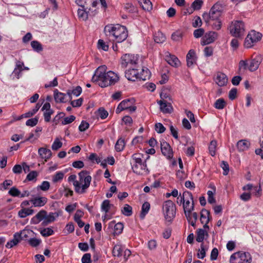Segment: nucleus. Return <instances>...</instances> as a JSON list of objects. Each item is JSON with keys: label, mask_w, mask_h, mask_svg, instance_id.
<instances>
[{"label": "nucleus", "mask_w": 263, "mask_h": 263, "mask_svg": "<svg viewBox=\"0 0 263 263\" xmlns=\"http://www.w3.org/2000/svg\"><path fill=\"white\" fill-rule=\"evenodd\" d=\"M104 32L106 36H112L117 43H121L125 41L128 36L126 28L119 25H107L104 28Z\"/></svg>", "instance_id": "nucleus-1"}, {"label": "nucleus", "mask_w": 263, "mask_h": 263, "mask_svg": "<svg viewBox=\"0 0 263 263\" xmlns=\"http://www.w3.org/2000/svg\"><path fill=\"white\" fill-rule=\"evenodd\" d=\"M89 172L83 170L79 173V180L74 181L73 185L75 192L78 194H84L90 186L91 177L89 175Z\"/></svg>", "instance_id": "nucleus-2"}, {"label": "nucleus", "mask_w": 263, "mask_h": 263, "mask_svg": "<svg viewBox=\"0 0 263 263\" xmlns=\"http://www.w3.org/2000/svg\"><path fill=\"white\" fill-rule=\"evenodd\" d=\"M119 76L112 71H109L104 75L99 76L95 80H91L93 82L97 83L101 87H106L114 85L119 81Z\"/></svg>", "instance_id": "nucleus-3"}, {"label": "nucleus", "mask_w": 263, "mask_h": 263, "mask_svg": "<svg viewBox=\"0 0 263 263\" xmlns=\"http://www.w3.org/2000/svg\"><path fill=\"white\" fill-rule=\"evenodd\" d=\"M132 159L134 160L135 163L132 165V170L135 174L142 175L143 172L146 174H148L149 171L147 167L146 161H142L140 154H134L132 156Z\"/></svg>", "instance_id": "nucleus-4"}, {"label": "nucleus", "mask_w": 263, "mask_h": 263, "mask_svg": "<svg viewBox=\"0 0 263 263\" xmlns=\"http://www.w3.org/2000/svg\"><path fill=\"white\" fill-rule=\"evenodd\" d=\"M163 212L166 220L171 222L176 215L175 204L171 200L166 201L163 204Z\"/></svg>", "instance_id": "nucleus-5"}, {"label": "nucleus", "mask_w": 263, "mask_h": 263, "mask_svg": "<svg viewBox=\"0 0 263 263\" xmlns=\"http://www.w3.org/2000/svg\"><path fill=\"white\" fill-rule=\"evenodd\" d=\"M252 261L249 252H237L233 254L230 259V263H250Z\"/></svg>", "instance_id": "nucleus-6"}, {"label": "nucleus", "mask_w": 263, "mask_h": 263, "mask_svg": "<svg viewBox=\"0 0 263 263\" xmlns=\"http://www.w3.org/2000/svg\"><path fill=\"white\" fill-rule=\"evenodd\" d=\"M230 34L235 37H241L245 32V25L241 21H235L231 22L230 26Z\"/></svg>", "instance_id": "nucleus-7"}, {"label": "nucleus", "mask_w": 263, "mask_h": 263, "mask_svg": "<svg viewBox=\"0 0 263 263\" xmlns=\"http://www.w3.org/2000/svg\"><path fill=\"white\" fill-rule=\"evenodd\" d=\"M262 36L261 33L252 30L247 36L244 42V46L249 48L252 47L254 44L259 41Z\"/></svg>", "instance_id": "nucleus-8"}, {"label": "nucleus", "mask_w": 263, "mask_h": 263, "mask_svg": "<svg viewBox=\"0 0 263 263\" xmlns=\"http://www.w3.org/2000/svg\"><path fill=\"white\" fill-rule=\"evenodd\" d=\"M139 58L137 55L125 54L121 57V67L125 68L129 65H131L133 67L135 66Z\"/></svg>", "instance_id": "nucleus-9"}, {"label": "nucleus", "mask_w": 263, "mask_h": 263, "mask_svg": "<svg viewBox=\"0 0 263 263\" xmlns=\"http://www.w3.org/2000/svg\"><path fill=\"white\" fill-rule=\"evenodd\" d=\"M125 76L129 81H131L140 80L139 69L137 68L136 66H134L125 71Z\"/></svg>", "instance_id": "nucleus-10"}, {"label": "nucleus", "mask_w": 263, "mask_h": 263, "mask_svg": "<svg viewBox=\"0 0 263 263\" xmlns=\"http://www.w3.org/2000/svg\"><path fill=\"white\" fill-rule=\"evenodd\" d=\"M217 36L218 34L217 32L214 31H210L208 33H205L202 37L201 41V44L202 46H204L211 44L215 41L217 39Z\"/></svg>", "instance_id": "nucleus-11"}, {"label": "nucleus", "mask_w": 263, "mask_h": 263, "mask_svg": "<svg viewBox=\"0 0 263 263\" xmlns=\"http://www.w3.org/2000/svg\"><path fill=\"white\" fill-rule=\"evenodd\" d=\"M254 57L252 59L248 69L250 71H254L259 67V65L262 61V57L261 54L254 55Z\"/></svg>", "instance_id": "nucleus-12"}, {"label": "nucleus", "mask_w": 263, "mask_h": 263, "mask_svg": "<svg viewBox=\"0 0 263 263\" xmlns=\"http://www.w3.org/2000/svg\"><path fill=\"white\" fill-rule=\"evenodd\" d=\"M161 150L162 154L167 158L170 159L173 157L172 150L166 142L163 141L161 142Z\"/></svg>", "instance_id": "nucleus-13"}, {"label": "nucleus", "mask_w": 263, "mask_h": 263, "mask_svg": "<svg viewBox=\"0 0 263 263\" xmlns=\"http://www.w3.org/2000/svg\"><path fill=\"white\" fill-rule=\"evenodd\" d=\"M48 199L45 197L37 196L31 199L30 201L34 207H42L47 202Z\"/></svg>", "instance_id": "nucleus-14"}, {"label": "nucleus", "mask_w": 263, "mask_h": 263, "mask_svg": "<svg viewBox=\"0 0 263 263\" xmlns=\"http://www.w3.org/2000/svg\"><path fill=\"white\" fill-rule=\"evenodd\" d=\"M59 214L58 212H50L48 215H46L42 222L43 226H47L48 224L53 222L55 220V218L59 217Z\"/></svg>", "instance_id": "nucleus-15"}, {"label": "nucleus", "mask_w": 263, "mask_h": 263, "mask_svg": "<svg viewBox=\"0 0 263 263\" xmlns=\"http://www.w3.org/2000/svg\"><path fill=\"white\" fill-rule=\"evenodd\" d=\"M66 96H67V93L59 92L58 89L54 90V98L57 103H64L68 101L69 100L66 99Z\"/></svg>", "instance_id": "nucleus-16"}, {"label": "nucleus", "mask_w": 263, "mask_h": 263, "mask_svg": "<svg viewBox=\"0 0 263 263\" xmlns=\"http://www.w3.org/2000/svg\"><path fill=\"white\" fill-rule=\"evenodd\" d=\"M47 212L45 210L40 211L35 216H34L31 220V223L36 224L41 221H43L45 216L46 215Z\"/></svg>", "instance_id": "nucleus-17"}, {"label": "nucleus", "mask_w": 263, "mask_h": 263, "mask_svg": "<svg viewBox=\"0 0 263 263\" xmlns=\"http://www.w3.org/2000/svg\"><path fill=\"white\" fill-rule=\"evenodd\" d=\"M215 81L218 86H223L227 84L228 79L224 73L220 72L217 73Z\"/></svg>", "instance_id": "nucleus-18"}, {"label": "nucleus", "mask_w": 263, "mask_h": 263, "mask_svg": "<svg viewBox=\"0 0 263 263\" xmlns=\"http://www.w3.org/2000/svg\"><path fill=\"white\" fill-rule=\"evenodd\" d=\"M38 153L40 157L45 159L46 161L50 159L52 156L51 151L49 149L44 147L40 148L38 150Z\"/></svg>", "instance_id": "nucleus-19"}, {"label": "nucleus", "mask_w": 263, "mask_h": 263, "mask_svg": "<svg viewBox=\"0 0 263 263\" xmlns=\"http://www.w3.org/2000/svg\"><path fill=\"white\" fill-rule=\"evenodd\" d=\"M82 89L81 86H77L72 89H68L67 90V95L68 97L69 101L72 100V95L76 97H78L82 93Z\"/></svg>", "instance_id": "nucleus-20"}, {"label": "nucleus", "mask_w": 263, "mask_h": 263, "mask_svg": "<svg viewBox=\"0 0 263 263\" xmlns=\"http://www.w3.org/2000/svg\"><path fill=\"white\" fill-rule=\"evenodd\" d=\"M158 103L160 105V110L164 114H170L171 112L172 109L170 104H167L166 101L164 100H160L158 101Z\"/></svg>", "instance_id": "nucleus-21"}, {"label": "nucleus", "mask_w": 263, "mask_h": 263, "mask_svg": "<svg viewBox=\"0 0 263 263\" xmlns=\"http://www.w3.org/2000/svg\"><path fill=\"white\" fill-rule=\"evenodd\" d=\"M20 241V235L18 234V233H15L13 234V239L7 242L6 245V247L7 248H11L16 246Z\"/></svg>", "instance_id": "nucleus-22"}, {"label": "nucleus", "mask_w": 263, "mask_h": 263, "mask_svg": "<svg viewBox=\"0 0 263 263\" xmlns=\"http://www.w3.org/2000/svg\"><path fill=\"white\" fill-rule=\"evenodd\" d=\"M186 62L188 67H191L193 65L196 61V53L195 51L191 49L186 55Z\"/></svg>", "instance_id": "nucleus-23"}, {"label": "nucleus", "mask_w": 263, "mask_h": 263, "mask_svg": "<svg viewBox=\"0 0 263 263\" xmlns=\"http://www.w3.org/2000/svg\"><path fill=\"white\" fill-rule=\"evenodd\" d=\"M90 10L88 9L79 8L78 10V16L80 20L86 21L88 18V15H91Z\"/></svg>", "instance_id": "nucleus-24"}, {"label": "nucleus", "mask_w": 263, "mask_h": 263, "mask_svg": "<svg viewBox=\"0 0 263 263\" xmlns=\"http://www.w3.org/2000/svg\"><path fill=\"white\" fill-rule=\"evenodd\" d=\"M183 208L185 215H188L189 213H191L194 210V201L191 204L190 200H186L183 202Z\"/></svg>", "instance_id": "nucleus-25"}, {"label": "nucleus", "mask_w": 263, "mask_h": 263, "mask_svg": "<svg viewBox=\"0 0 263 263\" xmlns=\"http://www.w3.org/2000/svg\"><path fill=\"white\" fill-rule=\"evenodd\" d=\"M250 143L249 141L247 140H239L237 144V147L239 151H245L247 150Z\"/></svg>", "instance_id": "nucleus-26"}, {"label": "nucleus", "mask_w": 263, "mask_h": 263, "mask_svg": "<svg viewBox=\"0 0 263 263\" xmlns=\"http://www.w3.org/2000/svg\"><path fill=\"white\" fill-rule=\"evenodd\" d=\"M154 41L158 44L163 43L166 40L165 35L160 31H158L154 35Z\"/></svg>", "instance_id": "nucleus-27"}, {"label": "nucleus", "mask_w": 263, "mask_h": 263, "mask_svg": "<svg viewBox=\"0 0 263 263\" xmlns=\"http://www.w3.org/2000/svg\"><path fill=\"white\" fill-rule=\"evenodd\" d=\"M166 60L169 64L174 67H177L180 63V61L177 57L170 54L169 57L166 55Z\"/></svg>", "instance_id": "nucleus-28"}, {"label": "nucleus", "mask_w": 263, "mask_h": 263, "mask_svg": "<svg viewBox=\"0 0 263 263\" xmlns=\"http://www.w3.org/2000/svg\"><path fill=\"white\" fill-rule=\"evenodd\" d=\"M107 67L105 65H102L99 66L95 71V72L92 78V80H95L96 78L99 76L104 75L107 73Z\"/></svg>", "instance_id": "nucleus-29"}, {"label": "nucleus", "mask_w": 263, "mask_h": 263, "mask_svg": "<svg viewBox=\"0 0 263 263\" xmlns=\"http://www.w3.org/2000/svg\"><path fill=\"white\" fill-rule=\"evenodd\" d=\"M140 73V80L145 81L147 79H149L151 76V72L146 67H142Z\"/></svg>", "instance_id": "nucleus-30"}, {"label": "nucleus", "mask_w": 263, "mask_h": 263, "mask_svg": "<svg viewBox=\"0 0 263 263\" xmlns=\"http://www.w3.org/2000/svg\"><path fill=\"white\" fill-rule=\"evenodd\" d=\"M189 223L193 227H195L196 226V222L198 219V214L196 212H194L192 214V215H191V213H189L188 215H185Z\"/></svg>", "instance_id": "nucleus-31"}, {"label": "nucleus", "mask_w": 263, "mask_h": 263, "mask_svg": "<svg viewBox=\"0 0 263 263\" xmlns=\"http://www.w3.org/2000/svg\"><path fill=\"white\" fill-rule=\"evenodd\" d=\"M92 0H76L75 3L82 8L90 10V3Z\"/></svg>", "instance_id": "nucleus-32"}, {"label": "nucleus", "mask_w": 263, "mask_h": 263, "mask_svg": "<svg viewBox=\"0 0 263 263\" xmlns=\"http://www.w3.org/2000/svg\"><path fill=\"white\" fill-rule=\"evenodd\" d=\"M205 235H208V232L202 229H199L197 230V236L196 240L198 242H202L204 239Z\"/></svg>", "instance_id": "nucleus-33"}, {"label": "nucleus", "mask_w": 263, "mask_h": 263, "mask_svg": "<svg viewBox=\"0 0 263 263\" xmlns=\"http://www.w3.org/2000/svg\"><path fill=\"white\" fill-rule=\"evenodd\" d=\"M181 4L182 11H183L184 15L191 14L194 11H195L192 6L188 7L186 5V3L184 0H181Z\"/></svg>", "instance_id": "nucleus-34"}, {"label": "nucleus", "mask_w": 263, "mask_h": 263, "mask_svg": "<svg viewBox=\"0 0 263 263\" xmlns=\"http://www.w3.org/2000/svg\"><path fill=\"white\" fill-rule=\"evenodd\" d=\"M34 213L32 209L28 208H23L19 211L18 215L21 218H25L27 216L32 215Z\"/></svg>", "instance_id": "nucleus-35"}, {"label": "nucleus", "mask_w": 263, "mask_h": 263, "mask_svg": "<svg viewBox=\"0 0 263 263\" xmlns=\"http://www.w3.org/2000/svg\"><path fill=\"white\" fill-rule=\"evenodd\" d=\"M210 218L211 219L210 216V212L205 209H203L200 212V221L201 223H204L207 218Z\"/></svg>", "instance_id": "nucleus-36"}, {"label": "nucleus", "mask_w": 263, "mask_h": 263, "mask_svg": "<svg viewBox=\"0 0 263 263\" xmlns=\"http://www.w3.org/2000/svg\"><path fill=\"white\" fill-rule=\"evenodd\" d=\"M150 209V204L148 202H145L142 206V210L140 217L141 219H144L145 215L148 213Z\"/></svg>", "instance_id": "nucleus-37"}, {"label": "nucleus", "mask_w": 263, "mask_h": 263, "mask_svg": "<svg viewBox=\"0 0 263 263\" xmlns=\"http://www.w3.org/2000/svg\"><path fill=\"white\" fill-rule=\"evenodd\" d=\"M125 144L124 139L122 138L118 139L115 146L116 151L118 152L122 151L125 147Z\"/></svg>", "instance_id": "nucleus-38"}, {"label": "nucleus", "mask_w": 263, "mask_h": 263, "mask_svg": "<svg viewBox=\"0 0 263 263\" xmlns=\"http://www.w3.org/2000/svg\"><path fill=\"white\" fill-rule=\"evenodd\" d=\"M41 106V104H40L39 103H37L33 109L23 114L22 116H24V118H29L33 116L39 110Z\"/></svg>", "instance_id": "nucleus-39"}, {"label": "nucleus", "mask_w": 263, "mask_h": 263, "mask_svg": "<svg viewBox=\"0 0 263 263\" xmlns=\"http://www.w3.org/2000/svg\"><path fill=\"white\" fill-rule=\"evenodd\" d=\"M113 206V204L110 203V201L108 199L104 200L101 205L102 211L107 213L111 207Z\"/></svg>", "instance_id": "nucleus-40"}, {"label": "nucleus", "mask_w": 263, "mask_h": 263, "mask_svg": "<svg viewBox=\"0 0 263 263\" xmlns=\"http://www.w3.org/2000/svg\"><path fill=\"white\" fill-rule=\"evenodd\" d=\"M183 150L186 155L189 157L193 156L195 154V148L191 144L185 145L184 147L183 148Z\"/></svg>", "instance_id": "nucleus-41"}, {"label": "nucleus", "mask_w": 263, "mask_h": 263, "mask_svg": "<svg viewBox=\"0 0 263 263\" xmlns=\"http://www.w3.org/2000/svg\"><path fill=\"white\" fill-rule=\"evenodd\" d=\"M31 46L33 50L37 52H40L43 49L42 44L37 41H32L31 42Z\"/></svg>", "instance_id": "nucleus-42"}, {"label": "nucleus", "mask_w": 263, "mask_h": 263, "mask_svg": "<svg viewBox=\"0 0 263 263\" xmlns=\"http://www.w3.org/2000/svg\"><path fill=\"white\" fill-rule=\"evenodd\" d=\"M121 212L126 216H130L133 214V208L129 204H126L122 209Z\"/></svg>", "instance_id": "nucleus-43"}, {"label": "nucleus", "mask_w": 263, "mask_h": 263, "mask_svg": "<svg viewBox=\"0 0 263 263\" xmlns=\"http://www.w3.org/2000/svg\"><path fill=\"white\" fill-rule=\"evenodd\" d=\"M123 249L120 245H115L112 249V254L114 256L121 257L122 255Z\"/></svg>", "instance_id": "nucleus-44"}, {"label": "nucleus", "mask_w": 263, "mask_h": 263, "mask_svg": "<svg viewBox=\"0 0 263 263\" xmlns=\"http://www.w3.org/2000/svg\"><path fill=\"white\" fill-rule=\"evenodd\" d=\"M226 105V102L222 98L217 100L214 104V107L218 109H222Z\"/></svg>", "instance_id": "nucleus-45"}, {"label": "nucleus", "mask_w": 263, "mask_h": 263, "mask_svg": "<svg viewBox=\"0 0 263 263\" xmlns=\"http://www.w3.org/2000/svg\"><path fill=\"white\" fill-rule=\"evenodd\" d=\"M143 4L141 2L142 8L143 10L148 11H151L153 8V5L150 0H142Z\"/></svg>", "instance_id": "nucleus-46"}, {"label": "nucleus", "mask_w": 263, "mask_h": 263, "mask_svg": "<svg viewBox=\"0 0 263 263\" xmlns=\"http://www.w3.org/2000/svg\"><path fill=\"white\" fill-rule=\"evenodd\" d=\"M124 226L122 222H118L117 224H116L114 226V235H119L120 234L123 230Z\"/></svg>", "instance_id": "nucleus-47"}, {"label": "nucleus", "mask_w": 263, "mask_h": 263, "mask_svg": "<svg viewBox=\"0 0 263 263\" xmlns=\"http://www.w3.org/2000/svg\"><path fill=\"white\" fill-rule=\"evenodd\" d=\"M40 233L44 237H48L53 235L54 231L51 228H47L41 230Z\"/></svg>", "instance_id": "nucleus-48"}, {"label": "nucleus", "mask_w": 263, "mask_h": 263, "mask_svg": "<svg viewBox=\"0 0 263 263\" xmlns=\"http://www.w3.org/2000/svg\"><path fill=\"white\" fill-rule=\"evenodd\" d=\"M217 146V141L216 140H212L209 145V150L210 155L214 156L215 155V151Z\"/></svg>", "instance_id": "nucleus-49"}, {"label": "nucleus", "mask_w": 263, "mask_h": 263, "mask_svg": "<svg viewBox=\"0 0 263 263\" xmlns=\"http://www.w3.org/2000/svg\"><path fill=\"white\" fill-rule=\"evenodd\" d=\"M64 174L62 172H57L52 177V181L54 183L58 182L62 180L64 178Z\"/></svg>", "instance_id": "nucleus-50"}, {"label": "nucleus", "mask_w": 263, "mask_h": 263, "mask_svg": "<svg viewBox=\"0 0 263 263\" xmlns=\"http://www.w3.org/2000/svg\"><path fill=\"white\" fill-rule=\"evenodd\" d=\"M62 142L60 141L59 138H57L52 144V149L53 151H57L62 146Z\"/></svg>", "instance_id": "nucleus-51"}, {"label": "nucleus", "mask_w": 263, "mask_h": 263, "mask_svg": "<svg viewBox=\"0 0 263 263\" xmlns=\"http://www.w3.org/2000/svg\"><path fill=\"white\" fill-rule=\"evenodd\" d=\"M42 241L40 239L31 238L28 240L29 244L32 247H36L40 245Z\"/></svg>", "instance_id": "nucleus-52"}, {"label": "nucleus", "mask_w": 263, "mask_h": 263, "mask_svg": "<svg viewBox=\"0 0 263 263\" xmlns=\"http://www.w3.org/2000/svg\"><path fill=\"white\" fill-rule=\"evenodd\" d=\"M186 200H190V201L193 202V198L191 192L188 191L184 192L182 196V201L184 202Z\"/></svg>", "instance_id": "nucleus-53"}, {"label": "nucleus", "mask_w": 263, "mask_h": 263, "mask_svg": "<svg viewBox=\"0 0 263 263\" xmlns=\"http://www.w3.org/2000/svg\"><path fill=\"white\" fill-rule=\"evenodd\" d=\"M8 194L12 197H20L21 192L16 187L13 186L10 189Z\"/></svg>", "instance_id": "nucleus-54"}, {"label": "nucleus", "mask_w": 263, "mask_h": 263, "mask_svg": "<svg viewBox=\"0 0 263 263\" xmlns=\"http://www.w3.org/2000/svg\"><path fill=\"white\" fill-rule=\"evenodd\" d=\"M203 4L202 0H195L191 5L194 10H198L200 9Z\"/></svg>", "instance_id": "nucleus-55"}, {"label": "nucleus", "mask_w": 263, "mask_h": 263, "mask_svg": "<svg viewBox=\"0 0 263 263\" xmlns=\"http://www.w3.org/2000/svg\"><path fill=\"white\" fill-rule=\"evenodd\" d=\"M37 189H40L43 191H47L50 187V183L47 181H44L40 185H39Z\"/></svg>", "instance_id": "nucleus-56"}, {"label": "nucleus", "mask_w": 263, "mask_h": 263, "mask_svg": "<svg viewBox=\"0 0 263 263\" xmlns=\"http://www.w3.org/2000/svg\"><path fill=\"white\" fill-rule=\"evenodd\" d=\"M223 7L222 4L220 2H218L215 4L212 8H213V10H215L218 13H220L221 14L223 11Z\"/></svg>", "instance_id": "nucleus-57"}, {"label": "nucleus", "mask_w": 263, "mask_h": 263, "mask_svg": "<svg viewBox=\"0 0 263 263\" xmlns=\"http://www.w3.org/2000/svg\"><path fill=\"white\" fill-rule=\"evenodd\" d=\"M83 101V99L82 98H80L76 100L70 101V103L73 107H80L82 105Z\"/></svg>", "instance_id": "nucleus-58"}, {"label": "nucleus", "mask_w": 263, "mask_h": 263, "mask_svg": "<svg viewBox=\"0 0 263 263\" xmlns=\"http://www.w3.org/2000/svg\"><path fill=\"white\" fill-rule=\"evenodd\" d=\"M98 47L99 49H102L104 51H107L109 46L106 43L102 40H99L98 42Z\"/></svg>", "instance_id": "nucleus-59"}, {"label": "nucleus", "mask_w": 263, "mask_h": 263, "mask_svg": "<svg viewBox=\"0 0 263 263\" xmlns=\"http://www.w3.org/2000/svg\"><path fill=\"white\" fill-rule=\"evenodd\" d=\"M220 166L223 171V175L225 176L227 175L229 172V166L228 162L224 161H222Z\"/></svg>", "instance_id": "nucleus-60"}, {"label": "nucleus", "mask_w": 263, "mask_h": 263, "mask_svg": "<svg viewBox=\"0 0 263 263\" xmlns=\"http://www.w3.org/2000/svg\"><path fill=\"white\" fill-rule=\"evenodd\" d=\"M172 40L175 42H178L181 39V31L178 30L173 32L171 35Z\"/></svg>", "instance_id": "nucleus-61"}, {"label": "nucleus", "mask_w": 263, "mask_h": 263, "mask_svg": "<svg viewBox=\"0 0 263 263\" xmlns=\"http://www.w3.org/2000/svg\"><path fill=\"white\" fill-rule=\"evenodd\" d=\"M38 120L39 118L37 117H35L34 118L29 119L26 122V125L31 127L35 126L37 124Z\"/></svg>", "instance_id": "nucleus-62"}, {"label": "nucleus", "mask_w": 263, "mask_h": 263, "mask_svg": "<svg viewBox=\"0 0 263 263\" xmlns=\"http://www.w3.org/2000/svg\"><path fill=\"white\" fill-rule=\"evenodd\" d=\"M98 115L102 119H106L108 116V112L104 108L101 107L98 110Z\"/></svg>", "instance_id": "nucleus-63"}, {"label": "nucleus", "mask_w": 263, "mask_h": 263, "mask_svg": "<svg viewBox=\"0 0 263 263\" xmlns=\"http://www.w3.org/2000/svg\"><path fill=\"white\" fill-rule=\"evenodd\" d=\"M89 127V124L85 120H82L79 126V130L80 132H84Z\"/></svg>", "instance_id": "nucleus-64"}]
</instances>
